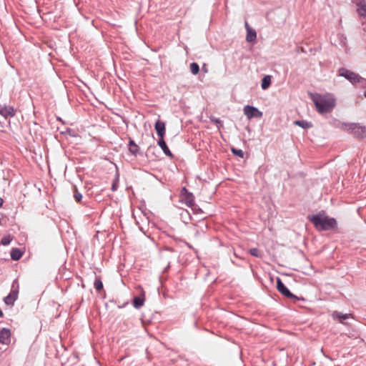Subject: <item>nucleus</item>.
I'll use <instances>...</instances> for the list:
<instances>
[{
	"instance_id": "nucleus-31",
	"label": "nucleus",
	"mask_w": 366,
	"mask_h": 366,
	"mask_svg": "<svg viewBox=\"0 0 366 366\" xmlns=\"http://www.w3.org/2000/svg\"><path fill=\"white\" fill-rule=\"evenodd\" d=\"M4 200L1 197H0V207L3 205Z\"/></svg>"
},
{
	"instance_id": "nucleus-21",
	"label": "nucleus",
	"mask_w": 366,
	"mask_h": 366,
	"mask_svg": "<svg viewBox=\"0 0 366 366\" xmlns=\"http://www.w3.org/2000/svg\"><path fill=\"white\" fill-rule=\"evenodd\" d=\"M295 124L303 128V129H307V128H310L312 127V124L311 122H307V121H305V120H301V121H295L294 122Z\"/></svg>"
},
{
	"instance_id": "nucleus-33",
	"label": "nucleus",
	"mask_w": 366,
	"mask_h": 366,
	"mask_svg": "<svg viewBox=\"0 0 366 366\" xmlns=\"http://www.w3.org/2000/svg\"><path fill=\"white\" fill-rule=\"evenodd\" d=\"M3 317V312L0 310V317Z\"/></svg>"
},
{
	"instance_id": "nucleus-24",
	"label": "nucleus",
	"mask_w": 366,
	"mask_h": 366,
	"mask_svg": "<svg viewBox=\"0 0 366 366\" xmlns=\"http://www.w3.org/2000/svg\"><path fill=\"white\" fill-rule=\"evenodd\" d=\"M74 197L77 202H80L82 199V194L78 191L76 188H75L74 190Z\"/></svg>"
},
{
	"instance_id": "nucleus-29",
	"label": "nucleus",
	"mask_w": 366,
	"mask_h": 366,
	"mask_svg": "<svg viewBox=\"0 0 366 366\" xmlns=\"http://www.w3.org/2000/svg\"><path fill=\"white\" fill-rule=\"evenodd\" d=\"M118 182H119V180L118 179H116L113 181V183L112 184V187H111V189L114 192L117 189V187H118Z\"/></svg>"
},
{
	"instance_id": "nucleus-28",
	"label": "nucleus",
	"mask_w": 366,
	"mask_h": 366,
	"mask_svg": "<svg viewBox=\"0 0 366 366\" xmlns=\"http://www.w3.org/2000/svg\"><path fill=\"white\" fill-rule=\"evenodd\" d=\"M210 119H211V121H212L217 124L218 129H219L221 127H222V122L219 119H215L213 117H211Z\"/></svg>"
},
{
	"instance_id": "nucleus-27",
	"label": "nucleus",
	"mask_w": 366,
	"mask_h": 366,
	"mask_svg": "<svg viewBox=\"0 0 366 366\" xmlns=\"http://www.w3.org/2000/svg\"><path fill=\"white\" fill-rule=\"evenodd\" d=\"M11 242V238L9 236L4 237L1 239V244L3 245H8Z\"/></svg>"
},
{
	"instance_id": "nucleus-3",
	"label": "nucleus",
	"mask_w": 366,
	"mask_h": 366,
	"mask_svg": "<svg viewBox=\"0 0 366 366\" xmlns=\"http://www.w3.org/2000/svg\"><path fill=\"white\" fill-rule=\"evenodd\" d=\"M19 292V285L18 280L16 279L13 281L11 287V291L9 294L4 298V302L6 305L12 306L14 305L15 301L18 298V295Z\"/></svg>"
},
{
	"instance_id": "nucleus-11",
	"label": "nucleus",
	"mask_w": 366,
	"mask_h": 366,
	"mask_svg": "<svg viewBox=\"0 0 366 366\" xmlns=\"http://www.w3.org/2000/svg\"><path fill=\"white\" fill-rule=\"evenodd\" d=\"M155 130L159 139H162L165 134V124L163 122L158 120L154 125Z\"/></svg>"
},
{
	"instance_id": "nucleus-16",
	"label": "nucleus",
	"mask_w": 366,
	"mask_h": 366,
	"mask_svg": "<svg viewBox=\"0 0 366 366\" xmlns=\"http://www.w3.org/2000/svg\"><path fill=\"white\" fill-rule=\"evenodd\" d=\"M129 150L134 156H137L139 150V146L132 139L129 141Z\"/></svg>"
},
{
	"instance_id": "nucleus-22",
	"label": "nucleus",
	"mask_w": 366,
	"mask_h": 366,
	"mask_svg": "<svg viewBox=\"0 0 366 366\" xmlns=\"http://www.w3.org/2000/svg\"><path fill=\"white\" fill-rule=\"evenodd\" d=\"M94 286L97 292H99L103 289V283L100 278H97L95 280Z\"/></svg>"
},
{
	"instance_id": "nucleus-12",
	"label": "nucleus",
	"mask_w": 366,
	"mask_h": 366,
	"mask_svg": "<svg viewBox=\"0 0 366 366\" xmlns=\"http://www.w3.org/2000/svg\"><path fill=\"white\" fill-rule=\"evenodd\" d=\"M192 210V212H193V215L196 216L197 218L196 219H194L192 217H191V219L194 220V221H199L200 219H204V217H199V218L197 217L199 215L200 216H202L204 214V212L202 209H200L197 205H195L194 203L193 204V205H192V207H190Z\"/></svg>"
},
{
	"instance_id": "nucleus-14",
	"label": "nucleus",
	"mask_w": 366,
	"mask_h": 366,
	"mask_svg": "<svg viewBox=\"0 0 366 366\" xmlns=\"http://www.w3.org/2000/svg\"><path fill=\"white\" fill-rule=\"evenodd\" d=\"M157 144L167 156L169 157H172L173 156L171 151L168 148L165 141L164 140V138L159 139Z\"/></svg>"
},
{
	"instance_id": "nucleus-6",
	"label": "nucleus",
	"mask_w": 366,
	"mask_h": 366,
	"mask_svg": "<svg viewBox=\"0 0 366 366\" xmlns=\"http://www.w3.org/2000/svg\"><path fill=\"white\" fill-rule=\"evenodd\" d=\"M349 130H351L353 134L357 138L366 137V127L357 124H351L349 125Z\"/></svg>"
},
{
	"instance_id": "nucleus-25",
	"label": "nucleus",
	"mask_w": 366,
	"mask_h": 366,
	"mask_svg": "<svg viewBox=\"0 0 366 366\" xmlns=\"http://www.w3.org/2000/svg\"><path fill=\"white\" fill-rule=\"evenodd\" d=\"M249 253L251 255L257 257H262V255L259 252V251L257 248H252L249 249Z\"/></svg>"
},
{
	"instance_id": "nucleus-30",
	"label": "nucleus",
	"mask_w": 366,
	"mask_h": 366,
	"mask_svg": "<svg viewBox=\"0 0 366 366\" xmlns=\"http://www.w3.org/2000/svg\"><path fill=\"white\" fill-rule=\"evenodd\" d=\"M206 68H207L206 64H203V65L202 66V70L203 71H206Z\"/></svg>"
},
{
	"instance_id": "nucleus-9",
	"label": "nucleus",
	"mask_w": 366,
	"mask_h": 366,
	"mask_svg": "<svg viewBox=\"0 0 366 366\" xmlns=\"http://www.w3.org/2000/svg\"><path fill=\"white\" fill-rule=\"evenodd\" d=\"M277 288L281 294L286 296L287 297H296L292 293L290 292V291L287 288V287L284 285L280 278H277Z\"/></svg>"
},
{
	"instance_id": "nucleus-15",
	"label": "nucleus",
	"mask_w": 366,
	"mask_h": 366,
	"mask_svg": "<svg viewBox=\"0 0 366 366\" xmlns=\"http://www.w3.org/2000/svg\"><path fill=\"white\" fill-rule=\"evenodd\" d=\"M357 11L360 16L366 19V1L362 0L357 4Z\"/></svg>"
},
{
	"instance_id": "nucleus-5",
	"label": "nucleus",
	"mask_w": 366,
	"mask_h": 366,
	"mask_svg": "<svg viewBox=\"0 0 366 366\" xmlns=\"http://www.w3.org/2000/svg\"><path fill=\"white\" fill-rule=\"evenodd\" d=\"M244 114L246 115V117L251 119L252 118L256 117V118H261L263 115L262 112H260L257 108L247 105L244 107Z\"/></svg>"
},
{
	"instance_id": "nucleus-23",
	"label": "nucleus",
	"mask_w": 366,
	"mask_h": 366,
	"mask_svg": "<svg viewBox=\"0 0 366 366\" xmlns=\"http://www.w3.org/2000/svg\"><path fill=\"white\" fill-rule=\"evenodd\" d=\"M190 71L193 74H197L199 71V66L198 64L192 62L190 64Z\"/></svg>"
},
{
	"instance_id": "nucleus-26",
	"label": "nucleus",
	"mask_w": 366,
	"mask_h": 366,
	"mask_svg": "<svg viewBox=\"0 0 366 366\" xmlns=\"http://www.w3.org/2000/svg\"><path fill=\"white\" fill-rule=\"evenodd\" d=\"M232 152L236 156H238V157H242V158L244 157V152L241 149H237L232 148Z\"/></svg>"
},
{
	"instance_id": "nucleus-10",
	"label": "nucleus",
	"mask_w": 366,
	"mask_h": 366,
	"mask_svg": "<svg viewBox=\"0 0 366 366\" xmlns=\"http://www.w3.org/2000/svg\"><path fill=\"white\" fill-rule=\"evenodd\" d=\"M0 114L5 118L14 117L15 115V111L12 107L0 105Z\"/></svg>"
},
{
	"instance_id": "nucleus-8",
	"label": "nucleus",
	"mask_w": 366,
	"mask_h": 366,
	"mask_svg": "<svg viewBox=\"0 0 366 366\" xmlns=\"http://www.w3.org/2000/svg\"><path fill=\"white\" fill-rule=\"evenodd\" d=\"M11 330L8 328H2L0 330V344L9 345L11 342Z\"/></svg>"
},
{
	"instance_id": "nucleus-7",
	"label": "nucleus",
	"mask_w": 366,
	"mask_h": 366,
	"mask_svg": "<svg viewBox=\"0 0 366 366\" xmlns=\"http://www.w3.org/2000/svg\"><path fill=\"white\" fill-rule=\"evenodd\" d=\"M182 202H184L188 207H192L194 202V196L192 193H189L185 187H183L180 195Z\"/></svg>"
},
{
	"instance_id": "nucleus-19",
	"label": "nucleus",
	"mask_w": 366,
	"mask_h": 366,
	"mask_svg": "<svg viewBox=\"0 0 366 366\" xmlns=\"http://www.w3.org/2000/svg\"><path fill=\"white\" fill-rule=\"evenodd\" d=\"M271 84V76L267 75L263 77L262 79V89L265 90L267 89Z\"/></svg>"
},
{
	"instance_id": "nucleus-32",
	"label": "nucleus",
	"mask_w": 366,
	"mask_h": 366,
	"mask_svg": "<svg viewBox=\"0 0 366 366\" xmlns=\"http://www.w3.org/2000/svg\"><path fill=\"white\" fill-rule=\"evenodd\" d=\"M245 27H246L247 29V28H250L249 24H248V23L247 21L245 22Z\"/></svg>"
},
{
	"instance_id": "nucleus-4",
	"label": "nucleus",
	"mask_w": 366,
	"mask_h": 366,
	"mask_svg": "<svg viewBox=\"0 0 366 366\" xmlns=\"http://www.w3.org/2000/svg\"><path fill=\"white\" fill-rule=\"evenodd\" d=\"M339 72L340 76H344L353 84L357 82L366 81V80L364 78L361 77L357 74L349 71L346 69H340Z\"/></svg>"
},
{
	"instance_id": "nucleus-17",
	"label": "nucleus",
	"mask_w": 366,
	"mask_h": 366,
	"mask_svg": "<svg viewBox=\"0 0 366 366\" xmlns=\"http://www.w3.org/2000/svg\"><path fill=\"white\" fill-rule=\"evenodd\" d=\"M247 36H246V40L248 42H252V41H254L257 37V33H256L255 30H254L251 28H247Z\"/></svg>"
},
{
	"instance_id": "nucleus-13",
	"label": "nucleus",
	"mask_w": 366,
	"mask_h": 366,
	"mask_svg": "<svg viewBox=\"0 0 366 366\" xmlns=\"http://www.w3.org/2000/svg\"><path fill=\"white\" fill-rule=\"evenodd\" d=\"M332 317L335 320H338L340 322L343 323L345 320L349 318L350 315L335 311L332 312Z\"/></svg>"
},
{
	"instance_id": "nucleus-20",
	"label": "nucleus",
	"mask_w": 366,
	"mask_h": 366,
	"mask_svg": "<svg viewBox=\"0 0 366 366\" xmlns=\"http://www.w3.org/2000/svg\"><path fill=\"white\" fill-rule=\"evenodd\" d=\"M144 299L140 297H134L133 299V305L135 308L139 309L144 305Z\"/></svg>"
},
{
	"instance_id": "nucleus-34",
	"label": "nucleus",
	"mask_w": 366,
	"mask_h": 366,
	"mask_svg": "<svg viewBox=\"0 0 366 366\" xmlns=\"http://www.w3.org/2000/svg\"><path fill=\"white\" fill-rule=\"evenodd\" d=\"M364 95H365V97H366V92H365V94H364Z\"/></svg>"
},
{
	"instance_id": "nucleus-18",
	"label": "nucleus",
	"mask_w": 366,
	"mask_h": 366,
	"mask_svg": "<svg viewBox=\"0 0 366 366\" xmlns=\"http://www.w3.org/2000/svg\"><path fill=\"white\" fill-rule=\"evenodd\" d=\"M10 255L13 260H19L22 257V252L18 248H13Z\"/></svg>"
},
{
	"instance_id": "nucleus-2",
	"label": "nucleus",
	"mask_w": 366,
	"mask_h": 366,
	"mask_svg": "<svg viewBox=\"0 0 366 366\" xmlns=\"http://www.w3.org/2000/svg\"><path fill=\"white\" fill-rule=\"evenodd\" d=\"M310 221L319 230H329L337 227V222L334 218L318 214L309 217Z\"/></svg>"
},
{
	"instance_id": "nucleus-1",
	"label": "nucleus",
	"mask_w": 366,
	"mask_h": 366,
	"mask_svg": "<svg viewBox=\"0 0 366 366\" xmlns=\"http://www.w3.org/2000/svg\"><path fill=\"white\" fill-rule=\"evenodd\" d=\"M311 99L317 110L321 114L330 112L335 106V99L331 94H312Z\"/></svg>"
}]
</instances>
